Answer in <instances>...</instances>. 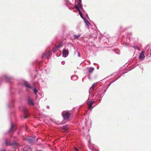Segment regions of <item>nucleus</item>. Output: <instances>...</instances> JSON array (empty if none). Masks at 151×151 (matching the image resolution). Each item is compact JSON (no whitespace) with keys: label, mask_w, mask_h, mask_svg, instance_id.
Here are the masks:
<instances>
[{"label":"nucleus","mask_w":151,"mask_h":151,"mask_svg":"<svg viewBox=\"0 0 151 151\" xmlns=\"http://www.w3.org/2000/svg\"><path fill=\"white\" fill-rule=\"evenodd\" d=\"M23 85L27 88L31 89L34 91V93L36 94L37 92V90L34 87H31L27 82H24Z\"/></svg>","instance_id":"1"},{"label":"nucleus","mask_w":151,"mask_h":151,"mask_svg":"<svg viewBox=\"0 0 151 151\" xmlns=\"http://www.w3.org/2000/svg\"><path fill=\"white\" fill-rule=\"evenodd\" d=\"M17 129V126L15 124H12L11 127L10 128V134L11 133H13Z\"/></svg>","instance_id":"2"},{"label":"nucleus","mask_w":151,"mask_h":151,"mask_svg":"<svg viewBox=\"0 0 151 151\" xmlns=\"http://www.w3.org/2000/svg\"><path fill=\"white\" fill-rule=\"evenodd\" d=\"M23 111L24 114V118H27L29 116V113L27 112V109L26 107H24L23 108Z\"/></svg>","instance_id":"3"},{"label":"nucleus","mask_w":151,"mask_h":151,"mask_svg":"<svg viewBox=\"0 0 151 151\" xmlns=\"http://www.w3.org/2000/svg\"><path fill=\"white\" fill-rule=\"evenodd\" d=\"M2 79H4L6 82L9 81V77L6 75L4 74L2 76Z\"/></svg>","instance_id":"4"},{"label":"nucleus","mask_w":151,"mask_h":151,"mask_svg":"<svg viewBox=\"0 0 151 151\" xmlns=\"http://www.w3.org/2000/svg\"><path fill=\"white\" fill-rule=\"evenodd\" d=\"M68 55V49H64L63 50V56L65 57H66Z\"/></svg>","instance_id":"5"},{"label":"nucleus","mask_w":151,"mask_h":151,"mask_svg":"<svg viewBox=\"0 0 151 151\" xmlns=\"http://www.w3.org/2000/svg\"><path fill=\"white\" fill-rule=\"evenodd\" d=\"M28 103L30 105L34 106V103L32 99L29 97L28 99Z\"/></svg>","instance_id":"6"},{"label":"nucleus","mask_w":151,"mask_h":151,"mask_svg":"<svg viewBox=\"0 0 151 151\" xmlns=\"http://www.w3.org/2000/svg\"><path fill=\"white\" fill-rule=\"evenodd\" d=\"M70 117V114L68 112H66L65 113L64 117L65 119H68Z\"/></svg>","instance_id":"7"},{"label":"nucleus","mask_w":151,"mask_h":151,"mask_svg":"<svg viewBox=\"0 0 151 151\" xmlns=\"http://www.w3.org/2000/svg\"><path fill=\"white\" fill-rule=\"evenodd\" d=\"M93 102L92 101H89L87 102L88 105V109L90 110L92 108V105L93 104Z\"/></svg>","instance_id":"8"},{"label":"nucleus","mask_w":151,"mask_h":151,"mask_svg":"<svg viewBox=\"0 0 151 151\" xmlns=\"http://www.w3.org/2000/svg\"><path fill=\"white\" fill-rule=\"evenodd\" d=\"M145 52V51H143L141 53L139 57V59L144 58L145 57V56L144 55Z\"/></svg>","instance_id":"9"},{"label":"nucleus","mask_w":151,"mask_h":151,"mask_svg":"<svg viewBox=\"0 0 151 151\" xmlns=\"http://www.w3.org/2000/svg\"><path fill=\"white\" fill-rule=\"evenodd\" d=\"M61 129L63 130L62 131L65 132L66 130L68 129V126L66 125L63 126L62 127H61Z\"/></svg>","instance_id":"10"},{"label":"nucleus","mask_w":151,"mask_h":151,"mask_svg":"<svg viewBox=\"0 0 151 151\" xmlns=\"http://www.w3.org/2000/svg\"><path fill=\"white\" fill-rule=\"evenodd\" d=\"M76 9L79 12V14L82 17V12L81 11L80 9L78 8V6H76Z\"/></svg>","instance_id":"11"},{"label":"nucleus","mask_w":151,"mask_h":151,"mask_svg":"<svg viewBox=\"0 0 151 151\" xmlns=\"http://www.w3.org/2000/svg\"><path fill=\"white\" fill-rule=\"evenodd\" d=\"M95 84H93L91 87L90 88L89 90V93H91V92L93 90L94 87L95 86Z\"/></svg>","instance_id":"12"},{"label":"nucleus","mask_w":151,"mask_h":151,"mask_svg":"<svg viewBox=\"0 0 151 151\" xmlns=\"http://www.w3.org/2000/svg\"><path fill=\"white\" fill-rule=\"evenodd\" d=\"M94 68H89V73H91L94 70Z\"/></svg>","instance_id":"13"},{"label":"nucleus","mask_w":151,"mask_h":151,"mask_svg":"<svg viewBox=\"0 0 151 151\" xmlns=\"http://www.w3.org/2000/svg\"><path fill=\"white\" fill-rule=\"evenodd\" d=\"M5 144L6 146H9V141L7 139H6Z\"/></svg>","instance_id":"14"},{"label":"nucleus","mask_w":151,"mask_h":151,"mask_svg":"<svg viewBox=\"0 0 151 151\" xmlns=\"http://www.w3.org/2000/svg\"><path fill=\"white\" fill-rule=\"evenodd\" d=\"M81 3L78 2V5L75 6H78V7L79 9V8H82V6L81 5Z\"/></svg>","instance_id":"15"},{"label":"nucleus","mask_w":151,"mask_h":151,"mask_svg":"<svg viewBox=\"0 0 151 151\" xmlns=\"http://www.w3.org/2000/svg\"><path fill=\"white\" fill-rule=\"evenodd\" d=\"M81 36V35L79 34L78 35H74L73 36L74 37V38L75 39H78Z\"/></svg>","instance_id":"16"},{"label":"nucleus","mask_w":151,"mask_h":151,"mask_svg":"<svg viewBox=\"0 0 151 151\" xmlns=\"http://www.w3.org/2000/svg\"><path fill=\"white\" fill-rule=\"evenodd\" d=\"M12 146L14 148H16L18 146V144L17 143H14L13 144V145H12Z\"/></svg>","instance_id":"17"},{"label":"nucleus","mask_w":151,"mask_h":151,"mask_svg":"<svg viewBox=\"0 0 151 151\" xmlns=\"http://www.w3.org/2000/svg\"><path fill=\"white\" fill-rule=\"evenodd\" d=\"M57 49H58V48H57V47L56 46L55 47H54L52 50V51L54 52H56L57 50Z\"/></svg>","instance_id":"18"},{"label":"nucleus","mask_w":151,"mask_h":151,"mask_svg":"<svg viewBox=\"0 0 151 151\" xmlns=\"http://www.w3.org/2000/svg\"><path fill=\"white\" fill-rule=\"evenodd\" d=\"M62 45V43H60L56 47L58 48L60 47Z\"/></svg>","instance_id":"19"},{"label":"nucleus","mask_w":151,"mask_h":151,"mask_svg":"<svg viewBox=\"0 0 151 151\" xmlns=\"http://www.w3.org/2000/svg\"><path fill=\"white\" fill-rule=\"evenodd\" d=\"M85 23H86V24L88 25V24H90V23L86 19L85 20Z\"/></svg>","instance_id":"20"},{"label":"nucleus","mask_w":151,"mask_h":151,"mask_svg":"<svg viewBox=\"0 0 151 151\" xmlns=\"http://www.w3.org/2000/svg\"><path fill=\"white\" fill-rule=\"evenodd\" d=\"M133 47L135 48V49H138L139 50V48L137 46H133Z\"/></svg>","instance_id":"21"},{"label":"nucleus","mask_w":151,"mask_h":151,"mask_svg":"<svg viewBox=\"0 0 151 151\" xmlns=\"http://www.w3.org/2000/svg\"><path fill=\"white\" fill-rule=\"evenodd\" d=\"M0 151H7L6 149H0Z\"/></svg>","instance_id":"22"},{"label":"nucleus","mask_w":151,"mask_h":151,"mask_svg":"<svg viewBox=\"0 0 151 151\" xmlns=\"http://www.w3.org/2000/svg\"><path fill=\"white\" fill-rule=\"evenodd\" d=\"M74 149H75V150L76 151H78V149L77 148H76V147H75Z\"/></svg>","instance_id":"23"},{"label":"nucleus","mask_w":151,"mask_h":151,"mask_svg":"<svg viewBox=\"0 0 151 151\" xmlns=\"http://www.w3.org/2000/svg\"><path fill=\"white\" fill-rule=\"evenodd\" d=\"M7 106L8 108H9V103H8L7 104Z\"/></svg>","instance_id":"24"},{"label":"nucleus","mask_w":151,"mask_h":151,"mask_svg":"<svg viewBox=\"0 0 151 151\" xmlns=\"http://www.w3.org/2000/svg\"><path fill=\"white\" fill-rule=\"evenodd\" d=\"M79 0V3H81V0Z\"/></svg>","instance_id":"25"},{"label":"nucleus","mask_w":151,"mask_h":151,"mask_svg":"<svg viewBox=\"0 0 151 151\" xmlns=\"http://www.w3.org/2000/svg\"><path fill=\"white\" fill-rule=\"evenodd\" d=\"M1 81H0V86L1 85Z\"/></svg>","instance_id":"26"},{"label":"nucleus","mask_w":151,"mask_h":151,"mask_svg":"<svg viewBox=\"0 0 151 151\" xmlns=\"http://www.w3.org/2000/svg\"><path fill=\"white\" fill-rule=\"evenodd\" d=\"M78 55H79V56H80V55H81L80 54V53H78Z\"/></svg>","instance_id":"27"},{"label":"nucleus","mask_w":151,"mask_h":151,"mask_svg":"<svg viewBox=\"0 0 151 151\" xmlns=\"http://www.w3.org/2000/svg\"><path fill=\"white\" fill-rule=\"evenodd\" d=\"M8 132H9V130H8Z\"/></svg>","instance_id":"28"}]
</instances>
